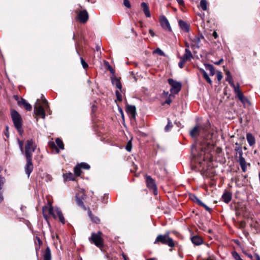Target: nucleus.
I'll use <instances>...</instances> for the list:
<instances>
[{"mask_svg": "<svg viewBox=\"0 0 260 260\" xmlns=\"http://www.w3.org/2000/svg\"><path fill=\"white\" fill-rule=\"evenodd\" d=\"M36 148L37 145L33 139H29L26 141L25 150L23 153L26 160V163L24 166V171L28 178L29 177L30 174L34 170L32 157V153L35 152Z\"/></svg>", "mask_w": 260, "mask_h": 260, "instance_id": "obj_1", "label": "nucleus"}, {"mask_svg": "<svg viewBox=\"0 0 260 260\" xmlns=\"http://www.w3.org/2000/svg\"><path fill=\"white\" fill-rule=\"evenodd\" d=\"M154 244L159 245L160 244L166 245L171 248L175 246V243L173 239L170 237V233L167 232L164 235H158L154 242Z\"/></svg>", "mask_w": 260, "mask_h": 260, "instance_id": "obj_2", "label": "nucleus"}, {"mask_svg": "<svg viewBox=\"0 0 260 260\" xmlns=\"http://www.w3.org/2000/svg\"><path fill=\"white\" fill-rule=\"evenodd\" d=\"M47 210L49 214L51 215L54 218H58L60 222L62 223H65V219L63 217V214L61 210L58 208H55L51 206L49 207H44L43 208V212L44 217L46 218L47 215L46 214V211Z\"/></svg>", "mask_w": 260, "mask_h": 260, "instance_id": "obj_3", "label": "nucleus"}, {"mask_svg": "<svg viewBox=\"0 0 260 260\" xmlns=\"http://www.w3.org/2000/svg\"><path fill=\"white\" fill-rule=\"evenodd\" d=\"M11 116L15 127L18 132L22 135L23 133L22 129V119L21 115L15 110H11Z\"/></svg>", "mask_w": 260, "mask_h": 260, "instance_id": "obj_4", "label": "nucleus"}, {"mask_svg": "<svg viewBox=\"0 0 260 260\" xmlns=\"http://www.w3.org/2000/svg\"><path fill=\"white\" fill-rule=\"evenodd\" d=\"M236 147L235 148V151H236L235 155V158H238L237 161L239 163L241 169L243 172H246L247 166H250V164H247L245 158L243 157V151L242 147L238 143H236Z\"/></svg>", "mask_w": 260, "mask_h": 260, "instance_id": "obj_5", "label": "nucleus"}, {"mask_svg": "<svg viewBox=\"0 0 260 260\" xmlns=\"http://www.w3.org/2000/svg\"><path fill=\"white\" fill-rule=\"evenodd\" d=\"M103 233L101 231L97 233H92L90 237L88 238L89 241L94 244L96 247L102 248L104 247V239L102 236Z\"/></svg>", "mask_w": 260, "mask_h": 260, "instance_id": "obj_6", "label": "nucleus"}, {"mask_svg": "<svg viewBox=\"0 0 260 260\" xmlns=\"http://www.w3.org/2000/svg\"><path fill=\"white\" fill-rule=\"evenodd\" d=\"M48 107H45L43 105H41L40 100L38 99L34 106V112L36 115V120L38 121V117L43 119L45 118V110H47Z\"/></svg>", "mask_w": 260, "mask_h": 260, "instance_id": "obj_7", "label": "nucleus"}, {"mask_svg": "<svg viewBox=\"0 0 260 260\" xmlns=\"http://www.w3.org/2000/svg\"><path fill=\"white\" fill-rule=\"evenodd\" d=\"M168 82L171 86L170 89L171 93L177 94L181 90L182 83L180 82H178L172 78H169Z\"/></svg>", "mask_w": 260, "mask_h": 260, "instance_id": "obj_8", "label": "nucleus"}, {"mask_svg": "<svg viewBox=\"0 0 260 260\" xmlns=\"http://www.w3.org/2000/svg\"><path fill=\"white\" fill-rule=\"evenodd\" d=\"M145 177L147 187L152 190L154 194H157V189L155 180L150 176L146 175Z\"/></svg>", "mask_w": 260, "mask_h": 260, "instance_id": "obj_9", "label": "nucleus"}, {"mask_svg": "<svg viewBox=\"0 0 260 260\" xmlns=\"http://www.w3.org/2000/svg\"><path fill=\"white\" fill-rule=\"evenodd\" d=\"M159 22L161 26L166 30L171 31L172 29L170 25L169 22L166 17L164 15H161L159 17Z\"/></svg>", "mask_w": 260, "mask_h": 260, "instance_id": "obj_10", "label": "nucleus"}, {"mask_svg": "<svg viewBox=\"0 0 260 260\" xmlns=\"http://www.w3.org/2000/svg\"><path fill=\"white\" fill-rule=\"evenodd\" d=\"M77 18L80 22L82 23H86L89 18L88 12L86 10L81 11L77 15Z\"/></svg>", "mask_w": 260, "mask_h": 260, "instance_id": "obj_11", "label": "nucleus"}, {"mask_svg": "<svg viewBox=\"0 0 260 260\" xmlns=\"http://www.w3.org/2000/svg\"><path fill=\"white\" fill-rule=\"evenodd\" d=\"M204 39L202 35L193 36L190 37V40L191 41V47H199V44L201 42V40Z\"/></svg>", "mask_w": 260, "mask_h": 260, "instance_id": "obj_12", "label": "nucleus"}, {"mask_svg": "<svg viewBox=\"0 0 260 260\" xmlns=\"http://www.w3.org/2000/svg\"><path fill=\"white\" fill-rule=\"evenodd\" d=\"M202 130H204L203 126L197 125L190 131V135L192 138H196L200 135Z\"/></svg>", "mask_w": 260, "mask_h": 260, "instance_id": "obj_13", "label": "nucleus"}, {"mask_svg": "<svg viewBox=\"0 0 260 260\" xmlns=\"http://www.w3.org/2000/svg\"><path fill=\"white\" fill-rule=\"evenodd\" d=\"M126 112L130 115L131 119H135L136 115V108L135 106L126 104L125 108Z\"/></svg>", "mask_w": 260, "mask_h": 260, "instance_id": "obj_14", "label": "nucleus"}, {"mask_svg": "<svg viewBox=\"0 0 260 260\" xmlns=\"http://www.w3.org/2000/svg\"><path fill=\"white\" fill-rule=\"evenodd\" d=\"M193 58V56L188 48H185V53L182 56H180V60H182L186 62L187 60H190Z\"/></svg>", "mask_w": 260, "mask_h": 260, "instance_id": "obj_15", "label": "nucleus"}, {"mask_svg": "<svg viewBox=\"0 0 260 260\" xmlns=\"http://www.w3.org/2000/svg\"><path fill=\"white\" fill-rule=\"evenodd\" d=\"M18 104L19 106H23L25 109L27 111H30L32 109L31 105L27 103L26 100L23 98H21L20 101H18Z\"/></svg>", "mask_w": 260, "mask_h": 260, "instance_id": "obj_16", "label": "nucleus"}, {"mask_svg": "<svg viewBox=\"0 0 260 260\" xmlns=\"http://www.w3.org/2000/svg\"><path fill=\"white\" fill-rule=\"evenodd\" d=\"M232 198V193L228 191H225L222 195L221 199L222 201L226 204H228Z\"/></svg>", "mask_w": 260, "mask_h": 260, "instance_id": "obj_17", "label": "nucleus"}, {"mask_svg": "<svg viewBox=\"0 0 260 260\" xmlns=\"http://www.w3.org/2000/svg\"><path fill=\"white\" fill-rule=\"evenodd\" d=\"M85 198V195L84 194H82L80 197H78V195L76 196V203L77 204L83 209H85V206L84 204L83 200Z\"/></svg>", "mask_w": 260, "mask_h": 260, "instance_id": "obj_18", "label": "nucleus"}, {"mask_svg": "<svg viewBox=\"0 0 260 260\" xmlns=\"http://www.w3.org/2000/svg\"><path fill=\"white\" fill-rule=\"evenodd\" d=\"M112 83L115 85L120 90L122 89V85L119 79L117 78L115 76H112L111 78Z\"/></svg>", "mask_w": 260, "mask_h": 260, "instance_id": "obj_19", "label": "nucleus"}, {"mask_svg": "<svg viewBox=\"0 0 260 260\" xmlns=\"http://www.w3.org/2000/svg\"><path fill=\"white\" fill-rule=\"evenodd\" d=\"M179 25L181 29L184 32H187L189 30V25L185 21L182 20L179 21Z\"/></svg>", "mask_w": 260, "mask_h": 260, "instance_id": "obj_20", "label": "nucleus"}, {"mask_svg": "<svg viewBox=\"0 0 260 260\" xmlns=\"http://www.w3.org/2000/svg\"><path fill=\"white\" fill-rule=\"evenodd\" d=\"M191 242L196 245H200L203 242L202 238L196 235L191 238Z\"/></svg>", "mask_w": 260, "mask_h": 260, "instance_id": "obj_21", "label": "nucleus"}, {"mask_svg": "<svg viewBox=\"0 0 260 260\" xmlns=\"http://www.w3.org/2000/svg\"><path fill=\"white\" fill-rule=\"evenodd\" d=\"M141 8L143 9V12L145 13V16L147 17H150L151 16V14L147 4L145 2H143L141 4Z\"/></svg>", "mask_w": 260, "mask_h": 260, "instance_id": "obj_22", "label": "nucleus"}, {"mask_svg": "<svg viewBox=\"0 0 260 260\" xmlns=\"http://www.w3.org/2000/svg\"><path fill=\"white\" fill-rule=\"evenodd\" d=\"M44 260H51V252L50 248L47 246L43 254Z\"/></svg>", "mask_w": 260, "mask_h": 260, "instance_id": "obj_23", "label": "nucleus"}, {"mask_svg": "<svg viewBox=\"0 0 260 260\" xmlns=\"http://www.w3.org/2000/svg\"><path fill=\"white\" fill-rule=\"evenodd\" d=\"M63 178L64 181H74L75 180L74 174L71 172L63 174Z\"/></svg>", "mask_w": 260, "mask_h": 260, "instance_id": "obj_24", "label": "nucleus"}, {"mask_svg": "<svg viewBox=\"0 0 260 260\" xmlns=\"http://www.w3.org/2000/svg\"><path fill=\"white\" fill-rule=\"evenodd\" d=\"M246 139L247 142L250 146L253 145L255 143V140L253 135L250 133H248L246 135Z\"/></svg>", "mask_w": 260, "mask_h": 260, "instance_id": "obj_25", "label": "nucleus"}, {"mask_svg": "<svg viewBox=\"0 0 260 260\" xmlns=\"http://www.w3.org/2000/svg\"><path fill=\"white\" fill-rule=\"evenodd\" d=\"M200 70L201 73L202 74L204 78L206 80V81L209 84L212 85V81L211 79L210 78V77H209L207 73L205 72V71L203 69H200Z\"/></svg>", "mask_w": 260, "mask_h": 260, "instance_id": "obj_26", "label": "nucleus"}, {"mask_svg": "<svg viewBox=\"0 0 260 260\" xmlns=\"http://www.w3.org/2000/svg\"><path fill=\"white\" fill-rule=\"evenodd\" d=\"M205 67L207 71L210 72V76H213L215 74V69L213 65L211 64H205Z\"/></svg>", "mask_w": 260, "mask_h": 260, "instance_id": "obj_27", "label": "nucleus"}, {"mask_svg": "<svg viewBox=\"0 0 260 260\" xmlns=\"http://www.w3.org/2000/svg\"><path fill=\"white\" fill-rule=\"evenodd\" d=\"M88 214L93 222L96 224H99L100 223V218L96 216H94L90 211L88 212Z\"/></svg>", "mask_w": 260, "mask_h": 260, "instance_id": "obj_28", "label": "nucleus"}, {"mask_svg": "<svg viewBox=\"0 0 260 260\" xmlns=\"http://www.w3.org/2000/svg\"><path fill=\"white\" fill-rule=\"evenodd\" d=\"M226 79H225L226 81L229 82V83L230 84V85L231 86H234V82L232 76L231 75V73L229 71H228L226 73Z\"/></svg>", "mask_w": 260, "mask_h": 260, "instance_id": "obj_29", "label": "nucleus"}, {"mask_svg": "<svg viewBox=\"0 0 260 260\" xmlns=\"http://www.w3.org/2000/svg\"><path fill=\"white\" fill-rule=\"evenodd\" d=\"M189 198L191 200L196 203L199 205H200L202 203V201L194 194H190L189 195Z\"/></svg>", "mask_w": 260, "mask_h": 260, "instance_id": "obj_30", "label": "nucleus"}, {"mask_svg": "<svg viewBox=\"0 0 260 260\" xmlns=\"http://www.w3.org/2000/svg\"><path fill=\"white\" fill-rule=\"evenodd\" d=\"M237 97L244 104H246L248 102V99L244 96L242 92L240 94H239V95H238Z\"/></svg>", "mask_w": 260, "mask_h": 260, "instance_id": "obj_31", "label": "nucleus"}, {"mask_svg": "<svg viewBox=\"0 0 260 260\" xmlns=\"http://www.w3.org/2000/svg\"><path fill=\"white\" fill-rule=\"evenodd\" d=\"M55 143L59 149L61 150L64 149V144L60 138H56L55 140Z\"/></svg>", "mask_w": 260, "mask_h": 260, "instance_id": "obj_32", "label": "nucleus"}, {"mask_svg": "<svg viewBox=\"0 0 260 260\" xmlns=\"http://www.w3.org/2000/svg\"><path fill=\"white\" fill-rule=\"evenodd\" d=\"M74 172L76 176H80V175L82 173V171H81V167L79 166V165L78 164L74 167Z\"/></svg>", "mask_w": 260, "mask_h": 260, "instance_id": "obj_33", "label": "nucleus"}, {"mask_svg": "<svg viewBox=\"0 0 260 260\" xmlns=\"http://www.w3.org/2000/svg\"><path fill=\"white\" fill-rule=\"evenodd\" d=\"M200 7L204 11L207 10V2L206 0H201Z\"/></svg>", "mask_w": 260, "mask_h": 260, "instance_id": "obj_34", "label": "nucleus"}, {"mask_svg": "<svg viewBox=\"0 0 260 260\" xmlns=\"http://www.w3.org/2000/svg\"><path fill=\"white\" fill-rule=\"evenodd\" d=\"M168 123L165 127V132H169L173 127V124L171 120L169 118L167 119Z\"/></svg>", "mask_w": 260, "mask_h": 260, "instance_id": "obj_35", "label": "nucleus"}, {"mask_svg": "<svg viewBox=\"0 0 260 260\" xmlns=\"http://www.w3.org/2000/svg\"><path fill=\"white\" fill-rule=\"evenodd\" d=\"M231 87H232L234 88V92H235L236 96L239 95V94H240L242 93L241 91L240 90L239 85L238 83L237 84V86H236L235 85V84L234 83V86H231Z\"/></svg>", "mask_w": 260, "mask_h": 260, "instance_id": "obj_36", "label": "nucleus"}, {"mask_svg": "<svg viewBox=\"0 0 260 260\" xmlns=\"http://www.w3.org/2000/svg\"><path fill=\"white\" fill-rule=\"evenodd\" d=\"M81 169L89 170L90 168L89 165L86 162H81L78 164Z\"/></svg>", "mask_w": 260, "mask_h": 260, "instance_id": "obj_37", "label": "nucleus"}, {"mask_svg": "<svg viewBox=\"0 0 260 260\" xmlns=\"http://www.w3.org/2000/svg\"><path fill=\"white\" fill-rule=\"evenodd\" d=\"M49 146L52 148L55 149L56 152L58 153L59 152V149L57 148L55 143L54 142H49Z\"/></svg>", "mask_w": 260, "mask_h": 260, "instance_id": "obj_38", "label": "nucleus"}, {"mask_svg": "<svg viewBox=\"0 0 260 260\" xmlns=\"http://www.w3.org/2000/svg\"><path fill=\"white\" fill-rule=\"evenodd\" d=\"M153 53H156L159 55L160 56H165V53L159 48H156L154 51Z\"/></svg>", "mask_w": 260, "mask_h": 260, "instance_id": "obj_39", "label": "nucleus"}, {"mask_svg": "<svg viewBox=\"0 0 260 260\" xmlns=\"http://www.w3.org/2000/svg\"><path fill=\"white\" fill-rule=\"evenodd\" d=\"M80 60H81V64H82L83 69H87L88 68V65L87 63H86V62L84 60V59L82 57H80Z\"/></svg>", "mask_w": 260, "mask_h": 260, "instance_id": "obj_40", "label": "nucleus"}, {"mask_svg": "<svg viewBox=\"0 0 260 260\" xmlns=\"http://www.w3.org/2000/svg\"><path fill=\"white\" fill-rule=\"evenodd\" d=\"M115 94L116 96L117 100L119 102H121L122 100V95H121L120 92H119V91L116 90Z\"/></svg>", "mask_w": 260, "mask_h": 260, "instance_id": "obj_41", "label": "nucleus"}, {"mask_svg": "<svg viewBox=\"0 0 260 260\" xmlns=\"http://www.w3.org/2000/svg\"><path fill=\"white\" fill-rule=\"evenodd\" d=\"M41 99H42V105H43V106H44L45 108L49 107L48 102H47V100H46V99L44 97L43 94L41 95Z\"/></svg>", "mask_w": 260, "mask_h": 260, "instance_id": "obj_42", "label": "nucleus"}, {"mask_svg": "<svg viewBox=\"0 0 260 260\" xmlns=\"http://www.w3.org/2000/svg\"><path fill=\"white\" fill-rule=\"evenodd\" d=\"M132 142L131 141H129L126 145V147H125V149L128 151V152H130L132 150Z\"/></svg>", "mask_w": 260, "mask_h": 260, "instance_id": "obj_43", "label": "nucleus"}, {"mask_svg": "<svg viewBox=\"0 0 260 260\" xmlns=\"http://www.w3.org/2000/svg\"><path fill=\"white\" fill-rule=\"evenodd\" d=\"M200 206L203 207L206 211H208V212H211V208H210L209 207H208L206 205H205V204L204 203H203L202 202V203L200 204Z\"/></svg>", "mask_w": 260, "mask_h": 260, "instance_id": "obj_44", "label": "nucleus"}, {"mask_svg": "<svg viewBox=\"0 0 260 260\" xmlns=\"http://www.w3.org/2000/svg\"><path fill=\"white\" fill-rule=\"evenodd\" d=\"M18 144H19V148H20V149L21 150V151L22 152V153H23L24 149H23V141L18 140Z\"/></svg>", "mask_w": 260, "mask_h": 260, "instance_id": "obj_45", "label": "nucleus"}, {"mask_svg": "<svg viewBox=\"0 0 260 260\" xmlns=\"http://www.w3.org/2000/svg\"><path fill=\"white\" fill-rule=\"evenodd\" d=\"M172 95V94H169V96H171ZM172 102V100L169 97L166 99V100L162 104V105H164L165 104H168L170 105L171 103Z\"/></svg>", "mask_w": 260, "mask_h": 260, "instance_id": "obj_46", "label": "nucleus"}, {"mask_svg": "<svg viewBox=\"0 0 260 260\" xmlns=\"http://www.w3.org/2000/svg\"><path fill=\"white\" fill-rule=\"evenodd\" d=\"M123 5L127 8H130L131 7V4L128 0H123Z\"/></svg>", "mask_w": 260, "mask_h": 260, "instance_id": "obj_47", "label": "nucleus"}, {"mask_svg": "<svg viewBox=\"0 0 260 260\" xmlns=\"http://www.w3.org/2000/svg\"><path fill=\"white\" fill-rule=\"evenodd\" d=\"M185 62L184 61L180 59V61L178 62V67L180 69H182L184 67Z\"/></svg>", "mask_w": 260, "mask_h": 260, "instance_id": "obj_48", "label": "nucleus"}, {"mask_svg": "<svg viewBox=\"0 0 260 260\" xmlns=\"http://www.w3.org/2000/svg\"><path fill=\"white\" fill-rule=\"evenodd\" d=\"M216 76H217V79L218 81H220L221 80V79L222 78V75L220 72H219L217 73Z\"/></svg>", "mask_w": 260, "mask_h": 260, "instance_id": "obj_49", "label": "nucleus"}, {"mask_svg": "<svg viewBox=\"0 0 260 260\" xmlns=\"http://www.w3.org/2000/svg\"><path fill=\"white\" fill-rule=\"evenodd\" d=\"M108 69H109V71L110 72V73L112 74L113 76H114L115 70L113 69V68L112 67H111L110 66H109Z\"/></svg>", "mask_w": 260, "mask_h": 260, "instance_id": "obj_50", "label": "nucleus"}, {"mask_svg": "<svg viewBox=\"0 0 260 260\" xmlns=\"http://www.w3.org/2000/svg\"><path fill=\"white\" fill-rule=\"evenodd\" d=\"M180 6L184 7L185 6L184 2L183 0H176Z\"/></svg>", "mask_w": 260, "mask_h": 260, "instance_id": "obj_51", "label": "nucleus"}, {"mask_svg": "<svg viewBox=\"0 0 260 260\" xmlns=\"http://www.w3.org/2000/svg\"><path fill=\"white\" fill-rule=\"evenodd\" d=\"M91 108H92V113H94L96 111V110L97 109V107H96V106L95 105H93L91 106Z\"/></svg>", "mask_w": 260, "mask_h": 260, "instance_id": "obj_52", "label": "nucleus"}, {"mask_svg": "<svg viewBox=\"0 0 260 260\" xmlns=\"http://www.w3.org/2000/svg\"><path fill=\"white\" fill-rule=\"evenodd\" d=\"M203 260H214V257L213 256H210L207 258H204Z\"/></svg>", "mask_w": 260, "mask_h": 260, "instance_id": "obj_53", "label": "nucleus"}, {"mask_svg": "<svg viewBox=\"0 0 260 260\" xmlns=\"http://www.w3.org/2000/svg\"><path fill=\"white\" fill-rule=\"evenodd\" d=\"M149 33L150 34V35L152 36V37H154L155 36V34H154V32L153 31L152 29H149Z\"/></svg>", "mask_w": 260, "mask_h": 260, "instance_id": "obj_54", "label": "nucleus"}, {"mask_svg": "<svg viewBox=\"0 0 260 260\" xmlns=\"http://www.w3.org/2000/svg\"><path fill=\"white\" fill-rule=\"evenodd\" d=\"M223 61V59H220L219 61L215 62L214 63L217 65L220 64Z\"/></svg>", "mask_w": 260, "mask_h": 260, "instance_id": "obj_55", "label": "nucleus"}, {"mask_svg": "<svg viewBox=\"0 0 260 260\" xmlns=\"http://www.w3.org/2000/svg\"><path fill=\"white\" fill-rule=\"evenodd\" d=\"M175 124L178 126V127H180L181 125V123L180 121H175Z\"/></svg>", "mask_w": 260, "mask_h": 260, "instance_id": "obj_56", "label": "nucleus"}, {"mask_svg": "<svg viewBox=\"0 0 260 260\" xmlns=\"http://www.w3.org/2000/svg\"><path fill=\"white\" fill-rule=\"evenodd\" d=\"M213 36L214 37L215 39H216L218 37L217 33L214 31L213 33Z\"/></svg>", "mask_w": 260, "mask_h": 260, "instance_id": "obj_57", "label": "nucleus"}, {"mask_svg": "<svg viewBox=\"0 0 260 260\" xmlns=\"http://www.w3.org/2000/svg\"><path fill=\"white\" fill-rule=\"evenodd\" d=\"M255 257L256 260H260V256L258 254H255Z\"/></svg>", "mask_w": 260, "mask_h": 260, "instance_id": "obj_58", "label": "nucleus"}, {"mask_svg": "<svg viewBox=\"0 0 260 260\" xmlns=\"http://www.w3.org/2000/svg\"><path fill=\"white\" fill-rule=\"evenodd\" d=\"M14 98L15 100L17 101V102H18V101H20L19 100V96L17 95H14Z\"/></svg>", "mask_w": 260, "mask_h": 260, "instance_id": "obj_59", "label": "nucleus"}, {"mask_svg": "<svg viewBox=\"0 0 260 260\" xmlns=\"http://www.w3.org/2000/svg\"><path fill=\"white\" fill-rule=\"evenodd\" d=\"M37 241H38L39 245H41L42 244V242L41 240V239H40V238L37 237Z\"/></svg>", "mask_w": 260, "mask_h": 260, "instance_id": "obj_60", "label": "nucleus"}, {"mask_svg": "<svg viewBox=\"0 0 260 260\" xmlns=\"http://www.w3.org/2000/svg\"><path fill=\"white\" fill-rule=\"evenodd\" d=\"M37 241H38L39 245H41L42 244V242L41 240V239H40V238L37 237Z\"/></svg>", "mask_w": 260, "mask_h": 260, "instance_id": "obj_61", "label": "nucleus"}, {"mask_svg": "<svg viewBox=\"0 0 260 260\" xmlns=\"http://www.w3.org/2000/svg\"><path fill=\"white\" fill-rule=\"evenodd\" d=\"M26 209V207L23 206V205H22L21 207V211L24 212L25 211V210Z\"/></svg>", "mask_w": 260, "mask_h": 260, "instance_id": "obj_62", "label": "nucleus"}, {"mask_svg": "<svg viewBox=\"0 0 260 260\" xmlns=\"http://www.w3.org/2000/svg\"><path fill=\"white\" fill-rule=\"evenodd\" d=\"M122 257H123L124 260H128V258L124 254H122Z\"/></svg>", "mask_w": 260, "mask_h": 260, "instance_id": "obj_63", "label": "nucleus"}, {"mask_svg": "<svg viewBox=\"0 0 260 260\" xmlns=\"http://www.w3.org/2000/svg\"><path fill=\"white\" fill-rule=\"evenodd\" d=\"M196 149H197V147L196 146H193L192 148V150H191L192 153H194V150H196Z\"/></svg>", "mask_w": 260, "mask_h": 260, "instance_id": "obj_64", "label": "nucleus"}]
</instances>
